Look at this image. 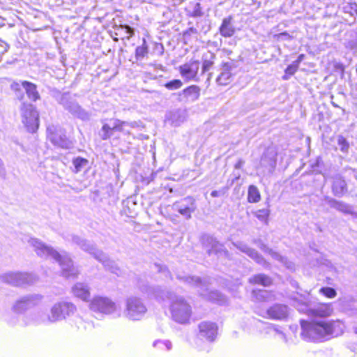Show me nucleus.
<instances>
[{"mask_svg":"<svg viewBox=\"0 0 357 357\" xmlns=\"http://www.w3.org/2000/svg\"><path fill=\"white\" fill-rule=\"evenodd\" d=\"M278 37L279 38H284L286 39L291 38V36L287 32H283V33H280Z\"/></svg>","mask_w":357,"mask_h":357,"instance_id":"53","label":"nucleus"},{"mask_svg":"<svg viewBox=\"0 0 357 357\" xmlns=\"http://www.w3.org/2000/svg\"><path fill=\"white\" fill-rule=\"evenodd\" d=\"M196 33H197V30L194 27H190L184 32L183 35L186 37Z\"/></svg>","mask_w":357,"mask_h":357,"instance_id":"48","label":"nucleus"},{"mask_svg":"<svg viewBox=\"0 0 357 357\" xmlns=\"http://www.w3.org/2000/svg\"><path fill=\"white\" fill-rule=\"evenodd\" d=\"M199 67V63L197 61H191L179 67L180 73L185 79H192L197 76Z\"/></svg>","mask_w":357,"mask_h":357,"instance_id":"27","label":"nucleus"},{"mask_svg":"<svg viewBox=\"0 0 357 357\" xmlns=\"http://www.w3.org/2000/svg\"><path fill=\"white\" fill-rule=\"evenodd\" d=\"M3 20H4L0 17V26H2L4 25Z\"/></svg>","mask_w":357,"mask_h":357,"instance_id":"57","label":"nucleus"},{"mask_svg":"<svg viewBox=\"0 0 357 357\" xmlns=\"http://www.w3.org/2000/svg\"><path fill=\"white\" fill-rule=\"evenodd\" d=\"M298 66H296V64H294V63H292V64L289 65L285 70V73L287 74H289V75H294L297 69H298Z\"/></svg>","mask_w":357,"mask_h":357,"instance_id":"47","label":"nucleus"},{"mask_svg":"<svg viewBox=\"0 0 357 357\" xmlns=\"http://www.w3.org/2000/svg\"><path fill=\"white\" fill-rule=\"evenodd\" d=\"M244 164V162L242 160H239L238 162L235 165V168L240 169L243 165Z\"/></svg>","mask_w":357,"mask_h":357,"instance_id":"56","label":"nucleus"},{"mask_svg":"<svg viewBox=\"0 0 357 357\" xmlns=\"http://www.w3.org/2000/svg\"><path fill=\"white\" fill-rule=\"evenodd\" d=\"M255 215L261 221H267L269 215V210L268 209H259L255 213Z\"/></svg>","mask_w":357,"mask_h":357,"instance_id":"44","label":"nucleus"},{"mask_svg":"<svg viewBox=\"0 0 357 357\" xmlns=\"http://www.w3.org/2000/svg\"><path fill=\"white\" fill-rule=\"evenodd\" d=\"M89 308L91 311L104 315H111L119 312V307L110 298L107 296H94L90 302Z\"/></svg>","mask_w":357,"mask_h":357,"instance_id":"9","label":"nucleus"},{"mask_svg":"<svg viewBox=\"0 0 357 357\" xmlns=\"http://www.w3.org/2000/svg\"><path fill=\"white\" fill-rule=\"evenodd\" d=\"M200 88L196 85H192L182 91L178 95V101L193 102L199 99Z\"/></svg>","mask_w":357,"mask_h":357,"instance_id":"25","label":"nucleus"},{"mask_svg":"<svg viewBox=\"0 0 357 357\" xmlns=\"http://www.w3.org/2000/svg\"><path fill=\"white\" fill-rule=\"evenodd\" d=\"M234 68L232 63H224L221 67V72L216 78V82L219 85H227L231 81V70Z\"/></svg>","mask_w":357,"mask_h":357,"instance_id":"29","label":"nucleus"},{"mask_svg":"<svg viewBox=\"0 0 357 357\" xmlns=\"http://www.w3.org/2000/svg\"><path fill=\"white\" fill-rule=\"evenodd\" d=\"M20 84L17 82H14L11 84V88L13 90L18 91L20 89Z\"/></svg>","mask_w":357,"mask_h":357,"instance_id":"55","label":"nucleus"},{"mask_svg":"<svg viewBox=\"0 0 357 357\" xmlns=\"http://www.w3.org/2000/svg\"><path fill=\"white\" fill-rule=\"evenodd\" d=\"M28 243L38 256L44 258H52L56 261L61 268L62 275L65 278H75L79 275L78 268L73 265L72 259L66 252L60 254L52 247L47 245L36 238H30Z\"/></svg>","mask_w":357,"mask_h":357,"instance_id":"3","label":"nucleus"},{"mask_svg":"<svg viewBox=\"0 0 357 357\" xmlns=\"http://www.w3.org/2000/svg\"><path fill=\"white\" fill-rule=\"evenodd\" d=\"M356 178H357V176H356Z\"/></svg>","mask_w":357,"mask_h":357,"instance_id":"60","label":"nucleus"},{"mask_svg":"<svg viewBox=\"0 0 357 357\" xmlns=\"http://www.w3.org/2000/svg\"><path fill=\"white\" fill-rule=\"evenodd\" d=\"M73 163L76 169V172H78L81 171L82 169L87 165L88 160L84 158L77 157L73 160Z\"/></svg>","mask_w":357,"mask_h":357,"instance_id":"38","label":"nucleus"},{"mask_svg":"<svg viewBox=\"0 0 357 357\" xmlns=\"http://www.w3.org/2000/svg\"><path fill=\"white\" fill-rule=\"evenodd\" d=\"M76 310V306L70 302H58L51 307L49 314L38 312L34 314L33 321L36 324L56 323L71 317L75 313Z\"/></svg>","mask_w":357,"mask_h":357,"instance_id":"4","label":"nucleus"},{"mask_svg":"<svg viewBox=\"0 0 357 357\" xmlns=\"http://www.w3.org/2000/svg\"><path fill=\"white\" fill-rule=\"evenodd\" d=\"M60 104L72 114L82 120H89L90 118L89 114L83 109L77 102L70 100L69 94L68 93L61 96Z\"/></svg>","mask_w":357,"mask_h":357,"instance_id":"15","label":"nucleus"},{"mask_svg":"<svg viewBox=\"0 0 357 357\" xmlns=\"http://www.w3.org/2000/svg\"><path fill=\"white\" fill-rule=\"evenodd\" d=\"M172 210L178 211L185 219L191 218V214L195 211V199L192 197H186L181 201L176 202L172 205Z\"/></svg>","mask_w":357,"mask_h":357,"instance_id":"17","label":"nucleus"},{"mask_svg":"<svg viewBox=\"0 0 357 357\" xmlns=\"http://www.w3.org/2000/svg\"><path fill=\"white\" fill-rule=\"evenodd\" d=\"M301 326L303 338L312 341H323L331 336H337L343 333L344 329L340 321L326 319L301 320Z\"/></svg>","mask_w":357,"mask_h":357,"instance_id":"2","label":"nucleus"},{"mask_svg":"<svg viewBox=\"0 0 357 357\" xmlns=\"http://www.w3.org/2000/svg\"><path fill=\"white\" fill-rule=\"evenodd\" d=\"M71 241L82 250L93 256L96 259L101 262L111 272L118 273L119 268L114 264V262L110 261L102 251L96 249L93 244L75 235L71 236Z\"/></svg>","mask_w":357,"mask_h":357,"instance_id":"7","label":"nucleus"},{"mask_svg":"<svg viewBox=\"0 0 357 357\" xmlns=\"http://www.w3.org/2000/svg\"><path fill=\"white\" fill-rule=\"evenodd\" d=\"M211 195L213 197H218L221 195L220 191L213 190L211 192Z\"/></svg>","mask_w":357,"mask_h":357,"instance_id":"54","label":"nucleus"},{"mask_svg":"<svg viewBox=\"0 0 357 357\" xmlns=\"http://www.w3.org/2000/svg\"><path fill=\"white\" fill-rule=\"evenodd\" d=\"M337 144L340 146V150L343 153H347L349 149V143L347 139L342 135L337 137Z\"/></svg>","mask_w":357,"mask_h":357,"instance_id":"42","label":"nucleus"},{"mask_svg":"<svg viewBox=\"0 0 357 357\" xmlns=\"http://www.w3.org/2000/svg\"><path fill=\"white\" fill-rule=\"evenodd\" d=\"M43 296L33 294H28L17 300L12 307L16 313H22L26 310L38 305L42 301Z\"/></svg>","mask_w":357,"mask_h":357,"instance_id":"13","label":"nucleus"},{"mask_svg":"<svg viewBox=\"0 0 357 357\" xmlns=\"http://www.w3.org/2000/svg\"><path fill=\"white\" fill-rule=\"evenodd\" d=\"M0 47H3V50L1 52V54H4L5 52H8L10 46L8 43H6L5 41L1 40L0 38Z\"/></svg>","mask_w":357,"mask_h":357,"instance_id":"50","label":"nucleus"},{"mask_svg":"<svg viewBox=\"0 0 357 357\" xmlns=\"http://www.w3.org/2000/svg\"><path fill=\"white\" fill-rule=\"evenodd\" d=\"M202 15V12L200 10V5L199 3H197L193 11L192 16L193 17H199Z\"/></svg>","mask_w":357,"mask_h":357,"instance_id":"49","label":"nucleus"},{"mask_svg":"<svg viewBox=\"0 0 357 357\" xmlns=\"http://www.w3.org/2000/svg\"><path fill=\"white\" fill-rule=\"evenodd\" d=\"M249 282L251 284H259L264 287H268L271 284L272 280L270 277L264 274H258L250 278Z\"/></svg>","mask_w":357,"mask_h":357,"instance_id":"34","label":"nucleus"},{"mask_svg":"<svg viewBox=\"0 0 357 357\" xmlns=\"http://www.w3.org/2000/svg\"><path fill=\"white\" fill-rule=\"evenodd\" d=\"M267 333L274 335H279L284 341L287 342L285 335L274 325H271L268 328Z\"/></svg>","mask_w":357,"mask_h":357,"instance_id":"45","label":"nucleus"},{"mask_svg":"<svg viewBox=\"0 0 357 357\" xmlns=\"http://www.w3.org/2000/svg\"><path fill=\"white\" fill-rule=\"evenodd\" d=\"M333 105L335 107H338V106L336 105V103L332 102Z\"/></svg>","mask_w":357,"mask_h":357,"instance_id":"58","label":"nucleus"},{"mask_svg":"<svg viewBox=\"0 0 357 357\" xmlns=\"http://www.w3.org/2000/svg\"><path fill=\"white\" fill-rule=\"evenodd\" d=\"M199 335L206 338L209 342H213L217 335L218 327L215 323L203 321L199 324Z\"/></svg>","mask_w":357,"mask_h":357,"instance_id":"24","label":"nucleus"},{"mask_svg":"<svg viewBox=\"0 0 357 357\" xmlns=\"http://www.w3.org/2000/svg\"><path fill=\"white\" fill-rule=\"evenodd\" d=\"M213 61L205 59L203 61V64H202L203 72L204 73V72H207L208 70H209L210 68H211V66H213Z\"/></svg>","mask_w":357,"mask_h":357,"instance_id":"46","label":"nucleus"},{"mask_svg":"<svg viewBox=\"0 0 357 357\" xmlns=\"http://www.w3.org/2000/svg\"><path fill=\"white\" fill-rule=\"evenodd\" d=\"M21 85L25 89L29 99L33 101H36L40 98V95L36 89V84L27 81H23Z\"/></svg>","mask_w":357,"mask_h":357,"instance_id":"33","label":"nucleus"},{"mask_svg":"<svg viewBox=\"0 0 357 357\" xmlns=\"http://www.w3.org/2000/svg\"><path fill=\"white\" fill-rule=\"evenodd\" d=\"M324 200L331 208H333L344 215H350L354 218H357V212L354 210V206L328 196H326Z\"/></svg>","mask_w":357,"mask_h":357,"instance_id":"19","label":"nucleus"},{"mask_svg":"<svg viewBox=\"0 0 357 357\" xmlns=\"http://www.w3.org/2000/svg\"><path fill=\"white\" fill-rule=\"evenodd\" d=\"M232 17L229 16L223 19L219 31L221 36L227 38L232 36L235 33V28L232 24Z\"/></svg>","mask_w":357,"mask_h":357,"instance_id":"32","label":"nucleus"},{"mask_svg":"<svg viewBox=\"0 0 357 357\" xmlns=\"http://www.w3.org/2000/svg\"><path fill=\"white\" fill-rule=\"evenodd\" d=\"M147 312V308L143 301L137 296H130L126 298L123 315L131 321L141 320Z\"/></svg>","mask_w":357,"mask_h":357,"instance_id":"8","label":"nucleus"},{"mask_svg":"<svg viewBox=\"0 0 357 357\" xmlns=\"http://www.w3.org/2000/svg\"><path fill=\"white\" fill-rule=\"evenodd\" d=\"M153 268L156 272H158V273H161L163 275L164 280L167 279V278H169L171 280L172 279L170 272L167 270V268L165 266L158 264H155L153 266Z\"/></svg>","mask_w":357,"mask_h":357,"instance_id":"37","label":"nucleus"},{"mask_svg":"<svg viewBox=\"0 0 357 357\" xmlns=\"http://www.w3.org/2000/svg\"><path fill=\"white\" fill-rule=\"evenodd\" d=\"M261 199L258 188L255 185H250L248 192V201L250 203H257Z\"/></svg>","mask_w":357,"mask_h":357,"instance_id":"35","label":"nucleus"},{"mask_svg":"<svg viewBox=\"0 0 357 357\" xmlns=\"http://www.w3.org/2000/svg\"><path fill=\"white\" fill-rule=\"evenodd\" d=\"M188 112L185 109H178L168 114L167 119L174 126H178L183 123L187 118Z\"/></svg>","mask_w":357,"mask_h":357,"instance_id":"31","label":"nucleus"},{"mask_svg":"<svg viewBox=\"0 0 357 357\" xmlns=\"http://www.w3.org/2000/svg\"><path fill=\"white\" fill-rule=\"evenodd\" d=\"M153 347H158L160 349H164L169 351L172 349V343L168 341H161V340H157L153 342Z\"/></svg>","mask_w":357,"mask_h":357,"instance_id":"40","label":"nucleus"},{"mask_svg":"<svg viewBox=\"0 0 357 357\" xmlns=\"http://www.w3.org/2000/svg\"><path fill=\"white\" fill-rule=\"evenodd\" d=\"M139 289L149 298H154L162 301H170V311L172 319L179 324L188 322L192 314V308L184 298L176 296L172 291L163 290L159 287H151L146 284L140 285Z\"/></svg>","mask_w":357,"mask_h":357,"instance_id":"1","label":"nucleus"},{"mask_svg":"<svg viewBox=\"0 0 357 357\" xmlns=\"http://www.w3.org/2000/svg\"><path fill=\"white\" fill-rule=\"evenodd\" d=\"M354 333L357 334V327L354 328Z\"/></svg>","mask_w":357,"mask_h":357,"instance_id":"59","label":"nucleus"},{"mask_svg":"<svg viewBox=\"0 0 357 357\" xmlns=\"http://www.w3.org/2000/svg\"><path fill=\"white\" fill-rule=\"evenodd\" d=\"M305 58V55L304 54H300L297 59L296 61H294L293 63L294 64H296V66L298 67L300 63L303 60V59Z\"/></svg>","mask_w":357,"mask_h":357,"instance_id":"52","label":"nucleus"},{"mask_svg":"<svg viewBox=\"0 0 357 357\" xmlns=\"http://www.w3.org/2000/svg\"><path fill=\"white\" fill-rule=\"evenodd\" d=\"M6 175V169L4 167L3 162L2 160L0 158V176H5Z\"/></svg>","mask_w":357,"mask_h":357,"instance_id":"51","label":"nucleus"},{"mask_svg":"<svg viewBox=\"0 0 357 357\" xmlns=\"http://www.w3.org/2000/svg\"><path fill=\"white\" fill-rule=\"evenodd\" d=\"M183 85V82L180 79H173L165 84V87L169 90H176L180 89Z\"/></svg>","mask_w":357,"mask_h":357,"instance_id":"39","label":"nucleus"},{"mask_svg":"<svg viewBox=\"0 0 357 357\" xmlns=\"http://www.w3.org/2000/svg\"><path fill=\"white\" fill-rule=\"evenodd\" d=\"M332 192L337 197H342L347 192V185L344 179L339 174L333 177Z\"/></svg>","mask_w":357,"mask_h":357,"instance_id":"28","label":"nucleus"},{"mask_svg":"<svg viewBox=\"0 0 357 357\" xmlns=\"http://www.w3.org/2000/svg\"><path fill=\"white\" fill-rule=\"evenodd\" d=\"M22 122L30 132H35L39 126L38 113L31 104L23 103L21 107Z\"/></svg>","mask_w":357,"mask_h":357,"instance_id":"11","label":"nucleus"},{"mask_svg":"<svg viewBox=\"0 0 357 357\" xmlns=\"http://www.w3.org/2000/svg\"><path fill=\"white\" fill-rule=\"evenodd\" d=\"M118 31H123L126 34L127 39H130L134 35V29L127 24L120 25L116 28Z\"/></svg>","mask_w":357,"mask_h":357,"instance_id":"43","label":"nucleus"},{"mask_svg":"<svg viewBox=\"0 0 357 357\" xmlns=\"http://www.w3.org/2000/svg\"><path fill=\"white\" fill-rule=\"evenodd\" d=\"M356 178H357V176H356Z\"/></svg>","mask_w":357,"mask_h":357,"instance_id":"61","label":"nucleus"},{"mask_svg":"<svg viewBox=\"0 0 357 357\" xmlns=\"http://www.w3.org/2000/svg\"><path fill=\"white\" fill-rule=\"evenodd\" d=\"M294 306L301 312L314 318H324L331 316L333 308L330 303H320L312 307L307 298L299 296L293 299Z\"/></svg>","mask_w":357,"mask_h":357,"instance_id":"6","label":"nucleus"},{"mask_svg":"<svg viewBox=\"0 0 357 357\" xmlns=\"http://www.w3.org/2000/svg\"><path fill=\"white\" fill-rule=\"evenodd\" d=\"M134 123L123 121L119 119H112L110 124L104 123L101 128L100 136L102 140H107L110 138L114 131L123 132L124 126L134 127Z\"/></svg>","mask_w":357,"mask_h":357,"instance_id":"14","label":"nucleus"},{"mask_svg":"<svg viewBox=\"0 0 357 357\" xmlns=\"http://www.w3.org/2000/svg\"><path fill=\"white\" fill-rule=\"evenodd\" d=\"M177 278L181 282L198 289L199 294L206 299L218 303V304H225L227 299L224 295L218 291H208V280L206 278L201 279L196 276H187L178 275Z\"/></svg>","mask_w":357,"mask_h":357,"instance_id":"5","label":"nucleus"},{"mask_svg":"<svg viewBox=\"0 0 357 357\" xmlns=\"http://www.w3.org/2000/svg\"><path fill=\"white\" fill-rule=\"evenodd\" d=\"M148 47L145 40H143V45L138 46L135 49V58L137 60H142L148 54Z\"/></svg>","mask_w":357,"mask_h":357,"instance_id":"36","label":"nucleus"},{"mask_svg":"<svg viewBox=\"0 0 357 357\" xmlns=\"http://www.w3.org/2000/svg\"><path fill=\"white\" fill-rule=\"evenodd\" d=\"M266 313L270 319L283 320L289 314V308L286 305L275 304L269 307Z\"/></svg>","mask_w":357,"mask_h":357,"instance_id":"26","label":"nucleus"},{"mask_svg":"<svg viewBox=\"0 0 357 357\" xmlns=\"http://www.w3.org/2000/svg\"><path fill=\"white\" fill-rule=\"evenodd\" d=\"M47 130L48 138L54 146L64 149L73 147L72 142L66 137L65 131L61 128L51 126Z\"/></svg>","mask_w":357,"mask_h":357,"instance_id":"12","label":"nucleus"},{"mask_svg":"<svg viewBox=\"0 0 357 357\" xmlns=\"http://www.w3.org/2000/svg\"><path fill=\"white\" fill-rule=\"evenodd\" d=\"M253 243L258 245V247L264 252L268 253L273 259L280 262L287 269L291 271L295 270V264L289 261L286 257L282 256L278 252L273 251L272 249L268 248L264 243L259 239H255Z\"/></svg>","mask_w":357,"mask_h":357,"instance_id":"21","label":"nucleus"},{"mask_svg":"<svg viewBox=\"0 0 357 357\" xmlns=\"http://www.w3.org/2000/svg\"><path fill=\"white\" fill-rule=\"evenodd\" d=\"M202 244L209 255L213 253L228 255V252L225 250L224 245L217 241L213 236H204L202 237Z\"/></svg>","mask_w":357,"mask_h":357,"instance_id":"23","label":"nucleus"},{"mask_svg":"<svg viewBox=\"0 0 357 357\" xmlns=\"http://www.w3.org/2000/svg\"><path fill=\"white\" fill-rule=\"evenodd\" d=\"M1 282L14 287L30 285L38 281V277L32 273L23 272H7L0 275Z\"/></svg>","mask_w":357,"mask_h":357,"instance_id":"10","label":"nucleus"},{"mask_svg":"<svg viewBox=\"0 0 357 357\" xmlns=\"http://www.w3.org/2000/svg\"><path fill=\"white\" fill-rule=\"evenodd\" d=\"M73 294L84 301H87L90 298V288L84 282H77L72 287Z\"/></svg>","mask_w":357,"mask_h":357,"instance_id":"30","label":"nucleus"},{"mask_svg":"<svg viewBox=\"0 0 357 357\" xmlns=\"http://www.w3.org/2000/svg\"><path fill=\"white\" fill-rule=\"evenodd\" d=\"M253 243L258 245V247L264 252L268 253L273 259L280 262L287 269L291 271L295 270V264L289 261L286 257L282 256L278 252L273 251L272 249L268 248L264 243L259 239H255Z\"/></svg>","mask_w":357,"mask_h":357,"instance_id":"22","label":"nucleus"},{"mask_svg":"<svg viewBox=\"0 0 357 357\" xmlns=\"http://www.w3.org/2000/svg\"><path fill=\"white\" fill-rule=\"evenodd\" d=\"M233 245L241 252L247 255L249 257L255 260L256 263L262 266L265 268H270L271 264L268 262L257 250L249 247L243 241H236L232 243Z\"/></svg>","mask_w":357,"mask_h":357,"instance_id":"16","label":"nucleus"},{"mask_svg":"<svg viewBox=\"0 0 357 357\" xmlns=\"http://www.w3.org/2000/svg\"><path fill=\"white\" fill-rule=\"evenodd\" d=\"M319 293L330 298H334L337 295L336 291L333 288L328 287L321 288Z\"/></svg>","mask_w":357,"mask_h":357,"instance_id":"41","label":"nucleus"},{"mask_svg":"<svg viewBox=\"0 0 357 357\" xmlns=\"http://www.w3.org/2000/svg\"><path fill=\"white\" fill-rule=\"evenodd\" d=\"M253 243L258 245V247L264 252L268 253L273 259L280 262L287 269L291 271L295 270V264L289 261L286 257L282 256L278 252L273 251L272 249L268 248L264 243L259 239H255Z\"/></svg>","mask_w":357,"mask_h":357,"instance_id":"20","label":"nucleus"},{"mask_svg":"<svg viewBox=\"0 0 357 357\" xmlns=\"http://www.w3.org/2000/svg\"><path fill=\"white\" fill-rule=\"evenodd\" d=\"M276 155L273 148H268L261 156L259 168L263 169L264 173L271 174L276 166Z\"/></svg>","mask_w":357,"mask_h":357,"instance_id":"18","label":"nucleus"}]
</instances>
